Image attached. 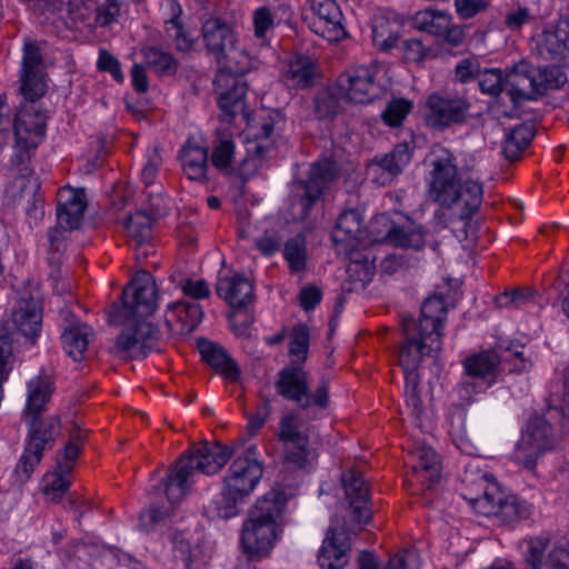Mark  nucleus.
I'll use <instances>...</instances> for the list:
<instances>
[{
	"label": "nucleus",
	"mask_w": 569,
	"mask_h": 569,
	"mask_svg": "<svg viewBox=\"0 0 569 569\" xmlns=\"http://www.w3.org/2000/svg\"><path fill=\"white\" fill-rule=\"evenodd\" d=\"M43 308L33 297L20 299L11 315L14 331L26 339V343L34 347L42 332Z\"/></svg>",
	"instance_id": "4be33fe9"
},
{
	"label": "nucleus",
	"mask_w": 569,
	"mask_h": 569,
	"mask_svg": "<svg viewBox=\"0 0 569 569\" xmlns=\"http://www.w3.org/2000/svg\"><path fill=\"white\" fill-rule=\"evenodd\" d=\"M478 88L482 94L490 98L487 112L495 119H512V110H507V102L502 98L505 90V69L481 68L477 77Z\"/></svg>",
	"instance_id": "b1692460"
},
{
	"label": "nucleus",
	"mask_w": 569,
	"mask_h": 569,
	"mask_svg": "<svg viewBox=\"0 0 569 569\" xmlns=\"http://www.w3.org/2000/svg\"><path fill=\"white\" fill-rule=\"evenodd\" d=\"M525 345L519 340L499 337L489 349L473 352L462 361L463 373L479 381L485 389L491 388L505 373L503 363H510V372L521 373L527 369L523 353Z\"/></svg>",
	"instance_id": "9d476101"
},
{
	"label": "nucleus",
	"mask_w": 569,
	"mask_h": 569,
	"mask_svg": "<svg viewBox=\"0 0 569 569\" xmlns=\"http://www.w3.org/2000/svg\"><path fill=\"white\" fill-rule=\"evenodd\" d=\"M234 448L221 442H203L183 451L169 467L161 480L164 495L171 505L180 503L191 491L194 473H218L234 456Z\"/></svg>",
	"instance_id": "39448f33"
},
{
	"label": "nucleus",
	"mask_w": 569,
	"mask_h": 569,
	"mask_svg": "<svg viewBox=\"0 0 569 569\" xmlns=\"http://www.w3.org/2000/svg\"><path fill=\"white\" fill-rule=\"evenodd\" d=\"M236 154V142L232 133L224 129H217L214 139L212 141L211 153L209 159L214 169H217L223 177L234 179L232 186L237 187L240 194H243L246 183L251 179L254 173L246 170L249 162L248 158L241 160L237 168L232 167Z\"/></svg>",
	"instance_id": "dca6fc26"
},
{
	"label": "nucleus",
	"mask_w": 569,
	"mask_h": 569,
	"mask_svg": "<svg viewBox=\"0 0 569 569\" xmlns=\"http://www.w3.org/2000/svg\"><path fill=\"white\" fill-rule=\"evenodd\" d=\"M336 88L318 89L313 97V111L319 120H333L340 109V94Z\"/></svg>",
	"instance_id": "79ce46f5"
},
{
	"label": "nucleus",
	"mask_w": 569,
	"mask_h": 569,
	"mask_svg": "<svg viewBox=\"0 0 569 569\" xmlns=\"http://www.w3.org/2000/svg\"><path fill=\"white\" fill-rule=\"evenodd\" d=\"M336 244L363 246L367 240V227L365 217L357 208H348L338 216L331 233Z\"/></svg>",
	"instance_id": "c85d7f7f"
},
{
	"label": "nucleus",
	"mask_w": 569,
	"mask_h": 569,
	"mask_svg": "<svg viewBox=\"0 0 569 569\" xmlns=\"http://www.w3.org/2000/svg\"><path fill=\"white\" fill-rule=\"evenodd\" d=\"M42 63L43 56L39 46L31 40H26L22 49V73L39 72V67L42 66Z\"/></svg>",
	"instance_id": "e2e57ef3"
},
{
	"label": "nucleus",
	"mask_w": 569,
	"mask_h": 569,
	"mask_svg": "<svg viewBox=\"0 0 569 569\" xmlns=\"http://www.w3.org/2000/svg\"><path fill=\"white\" fill-rule=\"evenodd\" d=\"M402 57L406 62L420 64L430 53V48L420 39L410 38L402 41Z\"/></svg>",
	"instance_id": "0e129e2a"
},
{
	"label": "nucleus",
	"mask_w": 569,
	"mask_h": 569,
	"mask_svg": "<svg viewBox=\"0 0 569 569\" xmlns=\"http://www.w3.org/2000/svg\"><path fill=\"white\" fill-rule=\"evenodd\" d=\"M341 483L347 498L350 501H367L370 499V490L366 485L363 476L355 470L349 469L341 475Z\"/></svg>",
	"instance_id": "09e8293b"
},
{
	"label": "nucleus",
	"mask_w": 569,
	"mask_h": 569,
	"mask_svg": "<svg viewBox=\"0 0 569 569\" xmlns=\"http://www.w3.org/2000/svg\"><path fill=\"white\" fill-rule=\"evenodd\" d=\"M274 387L280 397L295 402L300 409L311 407L309 375L296 360L279 370Z\"/></svg>",
	"instance_id": "6ab92c4d"
},
{
	"label": "nucleus",
	"mask_w": 569,
	"mask_h": 569,
	"mask_svg": "<svg viewBox=\"0 0 569 569\" xmlns=\"http://www.w3.org/2000/svg\"><path fill=\"white\" fill-rule=\"evenodd\" d=\"M183 172L191 181L208 183L209 149L203 146L192 144L188 140L179 150L178 156Z\"/></svg>",
	"instance_id": "473e14b6"
},
{
	"label": "nucleus",
	"mask_w": 569,
	"mask_h": 569,
	"mask_svg": "<svg viewBox=\"0 0 569 569\" xmlns=\"http://www.w3.org/2000/svg\"><path fill=\"white\" fill-rule=\"evenodd\" d=\"M158 308V287L151 272L139 270L122 289L108 313L110 325L122 326L110 353L118 358L143 360L158 350L161 330L148 321Z\"/></svg>",
	"instance_id": "f257e3e1"
},
{
	"label": "nucleus",
	"mask_w": 569,
	"mask_h": 569,
	"mask_svg": "<svg viewBox=\"0 0 569 569\" xmlns=\"http://www.w3.org/2000/svg\"><path fill=\"white\" fill-rule=\"evenodd\" d=\"M399 29L400 27H397V30H393L390 21L387 19H376L372 26L373 44L382 52L397 48L400 41Z\"/></svg>",
	"instance_id": "de8ad7c7"
},
{
	"label": "nucleus",
	"mask_w": 569,
	"mask_h": 569,
	"mask_svg": "<svg viewBox=\"0 0 569 569\" xmlns=\"http://www.w3.org/2000/svg\"><path fill=\"white\" fill-rule=\"evenodd\" d=\"M568 81L566 72L561 67L552 64L537 71V86L536 93L538 97L546 94L548 89L559 90Z\"/></svg>",
	"instance_id": "864d4df0"
},
{
	"label": "nucleus",
	"mask_w": 569,
	"mask_h": 569,
	"mask_svg": "<svg viewBox=\"0 0 569 569\" xmlns=\"http://www.w3.org/2000/svg\"><path fill=\"white\" fill-rule=\"evenodd\" d=\"M451 21L450 13L430 7L416 12L411 19V26L419 31L439 37Z\"/></svg>",
	"instance_id": "4c0bfd02"
},
{
	"label": "nucleus",
	"mask_w": 569,
	"mask_h": 569,
	"mask_svg": "<svg viewBox=\"0 0 569 569\" xmlns=\"http://www.w3.org/2000/svg\"><path fill=\"white\" fill-rule=\"evenodd\" d=\"M289 500L284 489L273 487L250 507L240 532V546L248 560L270 555L283 532Z\"/></svg>",
	"instance_id": "20e7f679"
},
{
	"label": "nucleus",
	"mask_w": 569,
	"mask_h": 569,
	"mask_svg": "<svg viewBox=\"0 0 569 569\" xmlns=\"http://www.w3.org/2000/svg\"><path fill=\"white\" fill-rule=\"evenodd\" d=\"M430 161L429 198L441 209L461 203L457 218L468 226L481 208L483 184L479 180L463 178L456 154L446 147L433 150Z\"/></svg>",
	"instance_id": "f03ea898"
},
{
	"label": "nucleus",
	"mask_w": 569,
	"mask_h": 569,
	"mask_svg": "<svg viewBox=\"0 0 569 569\" xmlns=\"http://www.w3.org/2000/svg\"><path fill=\"white\" fill-rule=\"evenodd\" d=\"M339 178V166L333 156L321 154L315 160L305 177L292 180L289 216L306 230H312L318 214L323 209L332 183Z\"/></svg>",
	"instance_id": "423d86ee"
},
{
	"label": "nucleus",
	"mask_w": 569,
	"mask_h": 569,
	"mask_svg": "<svg viewBox=\"0 0 569 569\" xmlns=\"http://www.w3.org/2000/svg\"><path fill=\"white\" fill-rule=\"evenodd\" d=\"M168 311L172 312L182 323L183 328L191 331L202 321L204 312L196 301H174L168 305Z\"/></svg>",
	"instance_id": "c03bdc74"
},
{
	"label": "nucleus",
	"mask_w": 569,
	"mask_h": 569,
	"mask_svg": "<svg viewBox=\"0 0 569 569\" xmlns=\"http://www.w3.org/2000/svg\"><path fill=\"white\" fill-rule=\"evenodd\" d=\"M537 70L526 60H520L505 69V90L509 97L507 110H512V119L518 117V110L523 101L538 100L536 93Z\"/></svg>",
	"instance_id": "a211bd4d"
},
{
	"label": "nucleus",
	"mask_w": 569,
	"mask_h": 569,
	"mask_svg": "<svg viewBox=\"0 0 569 569\" xmlns=\"http://www.w3.org/2000/svg\"><path fill=\"white\" fill-rule=\"evenodd\" d=\"M446 302L442 297H428L421 305L420 318L416 320L411 317H405L402 322H413L416 328L433 337L435 346L439 347V339H442L443 320L446 317Z\"/></svg>",
	"instance_id": "7c9ffc66"
},
{
	"label": "nucleus",
	"mask_w": 569,
	"mask_h": 569,
	"mask_svg": "<svg viewBox=\"0 0 569 569\" xmlns=\"http://www.w3.org/2000/svg\"><path fill=\"white\" fill-rule=\"evenodd\" d=\"M372 518L371 500L350 501L348 516L339 526L330 527L318 555L321 569H343L349 562L351 536H357Z\"/></svg>",
	"instance_id": "9b49d317"
},
{
	"label": "nucleus",
	"mask_w": 569,
	"mask_h": 569,
	"mask_svg": "<svg viewBox=\"0 0 569 569\" xmlns=\"http://www.w3.org/2000/svg\"><path fill=\"white\" fill-rule=\"evenodd\" d=\"M243 119L247 140L254 143L253 148H248V152H252L258 159L266 158L269 148L261 141L268 140L280 122L284 123V114L281 110L272 109L259 113H244Z\"/></svg>",
	"instance_id": "aec40b11"
},
{
	"label": "nucleus",
	"mask_w": 569,
	"mask_h": 569,
	"mask_svg": "<svg viewBox=\"0 0 569 569\" xmlns=\"http://www.w3.org/2000/svg\"><path fill=\"white\" fill-rule=\"evenodd\" d=\"M213 86L218 94L217 106L221 122L231 124L239 114L244 117V113L249 112L247 103L249 84L243 71L234 72L221 68L213 79Z\"/></svg>",
	"instance_id": "ddd939ff"
},
{
	"label": "nucleus",
	"mask_w": 569,
	"mask_h": 569,
	"mask_svg": "<svg viewBox=\"0 0 569 569\" xmlns=\"http://www.w3.org/2000/svg\"><path fill=\"white\" fill-rule=\"evenodd\" d=\"M419 382L420 377L405 378L406 405L410 409L411 416L420 421L425 416V407L419 391Z\"/></svg>",
	"instance_id": "052dcab7"
},
{
	"label": "nucleus",
	"mask_w": 569,
	"mask_h": 569,
	"mask_svg": "<svg viewBox=\"0 0 569 569\" xmlns=\"http://www.w3.org/2000/svg\"><path fill=\"white\" fill-rule=\"evenodd\" d=\"M462 483L465 488L461 498L480 516L495 518L503 526H512L531 516L529 502L516 493L502 490L487 473L466 475Z\"/></svg>",
	"instance_id": "0eeeda50"
},
{
	"label": "nucleus",
	"mask_w": 569,
	"mask_h": 569,
	"mask_svg": "<svg viewBox=\"0 0 569 569\" xmlns=\"http://www.w3.org/2000/svg\"><path fill=\"white\" fill-rule=\"evenodd\" d=\"M173 557L177 561L182 562L184 569H192L196 561L191 542L183 535L177 533L172 539Z\"/></svg>",
	"instance_id": "69168bd1"
},
{
	"label": "nucleus",
	"mask_w": 569,
	"mask_h": 569,
	"mask_svg": "<svg viewBox=\"0 0 569 569\" xmlns=\"http://www.w3.org/2000/svg\"><path fill=\"white\" fill-rule=\"evenodd\" d=\"M141 53L147 67L159 78H172L178 73L180 61L171 52L157 47H146Z\"/></svg>",
	"instance_id": "e433bc0d"
},
{
	"label": "nucleus",
	"mask_w": 569,
	"mask_h": 569,
	"mask_svg": "<svg viewBox=\"0 0 569 569\" xmlns=\"http://www.w3.org/2000/svg\"><path fill=\"white\" fill-rule=\"evenodd\" d=\"M170 517L169 507L152 502L147 509L139 515V528L143 532H151L158 525H164Z\"/></svg>",
	"instance_id": "13d9d810"
},
{
	"label": "nucleus",
	"mask_w": 569,
	"mask_h": 569,
	"mask_svg": "<svg viewBox=\"0 0 569 569\" xmlns=\"http://www.w3.org/2000/svg\"><path fill=\"white\" fill-rule=\"evenodd\" d=\"M402 342L398 352V362L405 378L420 377L419 368L426 357H435L442 348V339L439 347L435 346L433 337L416 328L413 322H401Z\"/></svg>",
	"instance_id": "4468645a"
},
{
	"label": "nucleus",
	"mask_w": 569,
	"mask_h": 569,
	"mask_svg": "<svg viewBox=\"0 0 569 569\" xmlns=\"http://www.w3.org/2000/svg\"><path fill=\"white\" fill-rule=\"evenodd\" d=\"M316 77L315 60L308 54H295L286 71L287 83L296 89H309L313 86Z\"/></svg>",
	"instance_id": "f704fd0d"
},
{
	"label": "nucleus",
	"mask_w": 569,
	"mask_h": 569,
	"mask_svg": "<svg viewBox=\"0 0 569 569\" xmlns=\"http://www.w3.org/2000/svg\"><path fill=\"white\" fill-rule=\"evenodd\" d=\"M296 413L283 415L279 421L278 439L282 443H291L296 441L309 442L310 438L307 432H303L298 422Z\"/></svg>",
	"instance_id": "bf43d9fd"
},
{
	"label": "nucleus",
	"mask_w": 569,
	"mask_h": 569,
	"mask_svg": "<svg viewBox=\"0 0 569 569\" xmlns=\"http://www.w3.org/2000/svg\"><path fill=\"white\" fill-rule=\"evenodd\" d=\"M152 221L148 212L137 210L124 219L123 227L130 237L141 244L150 238Z\"/></svg>",
	"instance_id": "8fccbe9b"
},
{
	"label": "nucleus",
	"mask_w": 569,
	"mask_h": 569,
	"mask_svg": "<svg viewBox=\"0 0 569 569\" xmlns=\"http://www.w3.org/2000/svg\"><path fill=\"white\" fill-rule=\"evenodd\" d=\"M377 64L356 66L347 69L336 80L338 93L353 103H371L380 97L381 86L377 82Z\"/></svg>",
	"instance_id": "2eb2a0df"
},
{
	"label": "nucleus",
	"mask_w": 569,
	"mask_h": 569,
	"mask_svg": "<svg viewBox=\"0 0 569 569\" xmlns=\"http://www.w3.org/2000/svg\"><path fill=\"white\" fill-rule=\"evenodd\" d=\"M201 361L224 380L236 383L241 380V368L229 351L219 342L201 337L197 340Z\"/></svg>",
	"instance_id": "393cba45"
},
{
	"label": "nucleus",
	"mask_w": 569,
	"mask_h": 569,
	"mask_svg": "<svg viewBox=\"0 0 569 569\" xmlns=\"http://www.w3.org/2000/svg\"><path fill=\"white\" fill-rule=\"evenodd\" d=\"M41 372L27 382V401L22 409V416L39 415L47 411L56 391V383L52 377Z\"/></svg>",
	"instance_id": "72a5a7b5"
},
{
	"label": "nucleus",
	"mask_w": 569,
	"mask_h": 569,
	"mask_svg": "<svg viewBox=\"0 0 569 569\" xmlns=\"http://www.w3.org/2000/svg\"><path fill=\"white\" fill-rule=\"evenodd\" d=\"M569 31L561 29L560 26L543 30L539 47L545 50L551 59L565 57L567 52V40Z\"/></svg>",
	"instance_id": "49530a36"
},
{
	"label": "nucleus",
	"mask_w": 569,
	"mask_h": 569,
	"mask_svg": "<svg viewBox=\"0 0 569 569\" xmlns=\"http://www.w3.org/2000/svg\"><path fill=\"white\" fill-rule=\"evenodd\" d=\"M201 34L204 48L221 64L228 53L236 48L237 34L231 26L221 18H210L202 23Z\"/></svg>",
	"instance_id": "a878e982"
},
{
	"label": "nucleus",
	"mask_w": 569,
	"mask_h": 569,
	"mask_svg": "<svg viewBox=\"0 0 569 569\" xmlns=\"http://www.w3.org/2000/svg\"><path fill=\"white\" fill-rule=\"evenodd\" d=\"M216 293L232 310H247L254 299V286L241 272L231 276H218Z\"/></svg>",
	"instance_id": "cd10ccee"
},
{
	"label": "nucleus",
	"mask_w": 569,
	"mask_h": 569,
	"mask_svg": "<svg viewBox=\"0 0 569 569\" xmlns=\"http://www.w3.org/2000/svg\"><path fill=\"white\" fill-rule=\"evenodd\" d=\"M468 409L469 408L457 402H452L448 407L446 419L449 423V433L451 437H461L467 430Z\"/></svg>",
	"instance_id": "680f3d73"
},
{
	"label": "nucleus",
	"mask_w": 569,
	"mask_h": 569,
	"mask_svg": "<svg viewBox=\"0 0 569 569\" xmlns=\"http://www.w3.org/2000/svg\"><path fill=\"white\" fill-rule=\"evenodd\" d=\"M264 475L257 445L248 446L227 468L219 492L206 509L210 520H230L238 517L250 502Z\"/></svg>",
	"instance_id": "7ed1b4c3"
},
{
	"label": "nucleus",
	"mask_w": 569,
	"mask_h": 569,
	"mask_svg": "<svg viewBox=\"0 0 569 569\" xmlns=\"http://www.w3.org/2000/svg\"><path fill=\"white\" fill-rule=\"evenodd\" d=\"M313 11L318 19L312 23V31L328 41H339L347 34L343 28L342 11L336 0H313Z\"/></svg>",
	"instance_id": "c756f323"
},
{
	"label": "nucleus",
	"mask_w": 569,
	"mask_h": 569,
	"mask_svg": "<svg viewBox=\"0 0 569 569\" xmlns=\"http://www.w3.org/2000/svg\"><path fill=\"white\" fill-rule=\"evenodd\" d=\"M397 231V223L390 214L383 212L377 214L370 221L367 228V243H386L390 244L392 237Z\"/></svg>",
	"instance_id": "37998d69"
},
{
	"label": "nucleus",
	"mask_w": 569,
	"mask_h": 569,
	"mask_svg": "<svg viewBox=\"0 0 569 569\" xmlns=\"http://www.w3.org/2000/svg\"><path fill=\"white\" fill-rule=\"evenodd\" d=\"M282 254L292 274L303 272L308 263L307 238L302 232L286 240Z\"/></svg>",
	"instance_id": "ea45409f"
},
{
	"label": "nucleus",
	"mask_w": 569,
	"mask_h": 569,
	"mask_svg": "<svg viewBox=\"0 0 569 569\" xmlns=\"http://www.w3.org/2000/svg\"><path fill=\"white\" fill-rule=\"evenodd\" d=\"M360 246H349L345 250L350 260V270L362 273L363 281H370L376 272L375 257L370 251H361Z\"/></svg>",
	"instance_id": "603ef678"
},
{
	"label": "nucleus",
	"mask_w": 569,
	"mask_h": 569,
	"mask_svg": "<svg viewBox=\"0 0 569 569\" xmlns=\"http://www.w3.org/2000/svg\"><path fill=\"white\" fill-rule=\"evenodd\" d=\"M70 473V463L62 465L61 461H56L53 471L44 476L46 485L42 492L51 502L59 503L71 488Z\"/></svg>",
	"instance_id": "c9c22d12"
},
{
	"label": "nucleus",
	"mask_w": 569,
	"mask_h": 569,
	"mask_svg": "<svg viewBox=\"0 0 569 569\" xmlns=\"http://www.w3.org/2000/svg\"><path fill=\"white\" fill-rule=\"evenodd\" d=\"M422 478L427 481V488L432 489L440 480L439 456L431 448H422L419 453L418 467Z\"/></svg>",
	"instance_id": "6e6d98bb"
},
{
	"label": "nucleus",
	"mask_w": 569,
	"mask_h": 569,
	"mask_svg": "<svg viewBox=\"0 0 569 569\" xmlns=\"http://www.w3.org/2000/svg\"><path fill=\"white\" fill-rule=\"evenodd\" d=\"M426 229L409 220L405 224L397 223V231L391 239V246L402 249L420 251L426 246Z\"/></svg>",
	"instance_id": "a19ab883"
},
{
	"label": "nucleus",
	"mask_w": 569,
	"mask_h": 569,
	"mask_svg": "<svg viewBox=\"0 0 569 569\" xmlns=\"http://www.w3.org/2000/svg\"><path fill=\"white\" fill-rule=\"evenodd\" d=\"M252 20L254 37L257 39L264 40L268 30H270L274 26L273 14L270 8L266 6L257 8L253 12Z\"/></svg>",
	"instance_id": "338daca9"
},
{
	"label": "nucleus",
	"mask_w": 569,
	"mask_h": 569,
	"mask_svg": "<svg viewBox=\"0 0 569 569\" xmlns=\"http://www.w3.org/2000/svg\"><path fill=\"white\" fill-rule=\"evenodd\" d=\"M57 220L69 230L79 229L87 209L83 189L66 187L58 193Z\"/></svg>",
	"instance_id": "2f4dec72"
},
{
	"label": "nucleus",
	"mask_w": 569,
	"mask_h": 569,
	"mask_svg": "<svg viewBox=\"0 0 569 569\" xmlns=\"http://www.w3.org/2000/svg\"><path fill=\"white\" fill-rule=\"evenodd\" d=\"M413 109L412 100L400 97H393L390 101H388L386 108L381 113V119L383 123L390 128L400 127L408 114Z\"/></svg>",
	"instance_id": "3c124183"
},
{
	"label": "nucleus",
	"mask_w": 569,
	"mask_h": 569,
	"mask_svg": "<svg viewBox=\"0 0 569 569\" xmlns=\"http://www.w3.org/2000/svg\"><path fill=\"white\" fill-rule=\"evenodd\" d=\"M49 114L37 110L33 106L24 107L14 114L13 134L14 151L10 157L12 168L28 166L34 151L47 137Z\"/></svg>",
	"instance_id": "f8f14e48"
},
{
	"label": "nucleus",
	"mask_w": 569,
	"mask_h": 569,
	"mask_svg": "<svg viewBox=\"0 0 569 569\" xmlns=\"http://www.w3.org/2000/svg\"><path fill=\"white\" fill-rule=\"evenodd\" d=\"M533 291L528 288H513L505 290L493 299L499 309H520L533 300Z\"/></svg>",
	"instance_id": "4d7b16f0"
},
{
	"label": "nucleus",
	"mask_w": 569,
	"mask_h": 569,
	"mask_svg": "<svg viewBox=\"0 0 569 569\" xmlns=\"http://www.w3.org/2000/svg\"><path fill=\"white\" fill-rule=\"evenodd\" d=\"M27 427L23 449L12 472L11 479L18 486L27 485L44 452L52 450L62 435V421L59 415H27L22 416Z\"/></svg>",
	"instance_id": "1a4fd4ad"
},
{
	"label": "nucleus",
	"mask_w": 569,
	"mask_h": 569,
	"mask_svg": "<svg viewBox=\"0 0 569 569\" xmlns=\"http://www.w3.org/2000/svg\"><path fill=\"white\" fill-rule=\"evenodd\" d=\"M470 107V102L465 98L445 97L432 92L426 102V124L441 132L453 126H461L467 122Z\"/></svg>",
	"instance_id": "f3484780"
},
{
	"label": "nucleus",
	"mask_w": 569,
	"mask_h": 569,
	"mask_svg": "<svg viewBox=\"0 0 569 569\" xmlns=\"http://www.w3.org/2000/svg\"><path fill=\"white\" fill-rule=\"evenodd\" d=\"M413 150V140L402 141L397 143L390 152L376 154L369 164V170L377 173L375 181L380 186L390 183L410 163Z\"/></svg>",
	"instance_id": "412c9836"
},
{
	"label": "nucleus",
	"mask_w": 569,
	"mask_h": 569,
	"mask_svg": "<svg viewBox=\"0 0 569 569\" xmlns=\"http://www.w3.org/2000/svg\"><path fill=\"white\" fill-rule=\"evenodd\" d=\"M550 539L535 537L528 540L523 559L530 569H569V548L555 546L548 550Z\"/></svg>",
	"instance_id": "5701e85b"
},
{
	"label": "nucleus",
	"mask_w": 569,
	"mask_h": 569,
	"mask_svg": "<svg viewBox=\"0 0 569 569\" xmlns=\"http://www.w3.org/2000/svg\"><path fill=\"white\" fill-rule=\"evenodd\" d=\"M20 92L24 99V103L20 106L17 112H20L27 106H33L37 110L44 111L48 114L47 110L36 104L46 93L44 83L39 72L22 73Z\"/></svg>",
	"instance_id": "a18cd8bd"
},
{
	"label": "nucleus",
	"mask_w": 569,
	"mask_h": 569,
	"mask_svg": "<svg viewBox=\"0 0 569 569\" xmlns=\"http://www.w3.org/2000/svg\"><path fill=\"white\" fill-rule=\"evenodd\" d=\"M310 348V330L306 323L292 327L289 341V355L297 358V362L303 363L308 359Z\"/></svg>",
	"instance_id": "5fc2aeb1"
},
{
	"label": "nucleus",
	"mask_w": 569,
	"mask_h": 569,
	"mask_svg": "<svg viewBox=\"0 0 569 569\" xmlns=\"http://www.w3.org/2000/svg\"><path fill=\"white\" fill-rule=\"evenodd\" d=\"M563 419L562 406H548L541 412H533L521 430L511 460L528 471H535L538 459L555 448Z\"/></svg>",
	"instance_id": "6e6552de"
},
{
	"label": "nucleus",
	"mask_w": 569,
	"mask_h": 569,
	"mask_svg": "<svg viewBox=\"0 0 569 569\" xmlns=\"http://www.w3.org/2000/svg\"><path fill=\"white\" fill-rule=\"evenodd\" d=\"M535 137L532 127L521 123L512 128L503 140L502 153L509 161H516Z\"/></svg>",
	"instance_id": "58836bf2"
},
{
	"label": "nucleus",
	"mask_w": 569,
	"mask_h": 569,
	"mask_svg": "<svg viewBox=\"0 0 569 569\" xmlns=\"http://www.w3.org/2000/svg\"><path fill=\"white\" fill-rule=\"evenodd\" d=\"M92 328L82 322L71 310L62 312L60 340L62 349L74 361H81L89 345Z\"/></svg>",
	"instance_id": "bb28decb"
},
{
	"label": "nucleus",
	"mask_w": 569,
	"mask_h": 569,
	"mask_svg": "<svg viewBox=\"0 0 569 569\" xmlns=\"http://www.w3.org/2000/svg\"><path fill=\"white\" fill-rule=\"evenodd\" d=\"M97 67L100 71L109 72L116 82L122 83L124 81L120 61L109 51L104 49L99 51Z\"/></svg>",
	"instance_id": "774afa93"
}]
</instances>
